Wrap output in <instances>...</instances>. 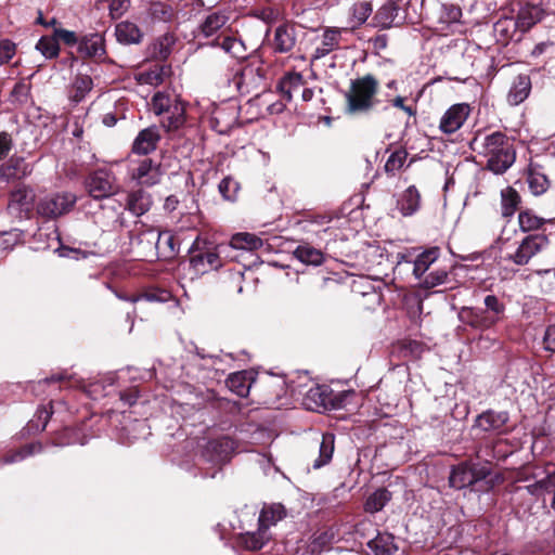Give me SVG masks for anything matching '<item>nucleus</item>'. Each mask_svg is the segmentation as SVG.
Wrapping results in <instances>:
<instances>
[{"instance_id":"27","label":"nucleus","mask_w":555,"mask_h":555,"mask_svg":"<svg viewBox=\"0 0 555 555\" xmlns=\"http://www.w3.org/2000/svg\"><path fill=\"white\" fill-rule=\"evenodd\" d=\"M151 206V196L142 190L133 191L127 196L126 209L137 217H140L149 211Z\"/></svg>"},{"instance_id":"10","label":"nucleus","mask_w":555,"mask_h":555,"mask_svg":"<svg viewBox=\"0 0 555 555\" xmlns=\"http://www.w3.org/2000/svg\"><path fill=\"white\" fill-rule=\"evenodd\" d=\"M86 185L90 196L95 199L107 198L118 190L115 176L106 169H99L90 173Z\"/></svg>"},{"instance_id":"59","label":"nucleus","mask_w":555,"mask_h":555,"mask_svg":"<svg viewBox=\"0 0 555 555\" xmlns=\"http://www.w3.org/2000/svg\"><path fill=\"white\" fill-rule=\"evenodd\" d=\"M54 37L56 41L62 40L64 43L68 46H74L77 43V36L74 31L63 29V28H55L54 29Z\"/></svg>"},{"instance_id":"58","label":"nucleus","mask_w":555,"mask_h":555,"mask_svg":"<svg viewBox=\"0 0 555 555\" xmlns=\"http://www.w3.org/2000/svg\"><path fill=\"white\" fill-rule=\"evenodd\" d=\"M16 47L9 40L3 39L0 41V65L8 63L15 54Z\"/></svg>"},{"instance_id":"39","label":"nucleus","mask_w":555,"mask_h":555,"mask_svg":"<svg viewBox=\"0 0 555 555\" xmlns=\"http://www.w3.org/2000/svg\"><path fill=\"white\" fill-rule=\"evenodd\" d=\"M334 435L324 434L319 446V457L313 463V468L318 469L328 464L334 453Z\"/></svg>"},{"instance_id":"55","label":"nucleus","mask_w":555,"mask_h":555,"mask_svg":"<svg viewBox=\"0 0 555 555\" xmlns=\"http://www.w3.org/2000/svg\"><path fill=\"white\" fill-rule=\"evenodd\" d=\"M238 188V183L230 177L223 178L219 183V192L228 201L235 198Z\"/></svg>"},{"instance_id":"21","label":"nucleus","mask_w":555,"mask_h":555,"mask_svg":"<svg viewBox=\"0 0 555 555\" xmlns=\"http://www.w3.org/2000/svg\"><path fill=\"white\" fill-rule=\"evenodd\" d=\"M159 134L156 128H146L139 132L135 138L132 151L139 155H146L156 149Z\"/></svg>"},{"instance_id":"50","label":"nucleus","mask_w":555,"mask_h":555,"mask_svg":"<svg viewBox=\"0 0 555 555\" xmlns=\"http://www.w3.org/2000/svg\"><path fill=\"white\" fill-rule=\"evenodd\" d=\"M36 49L46 57L54 59L59 55L60 46L55 37L43 36L36 44Z\"/></svg>"},{"instance_id":"24","label":"nucleus","mask_w":555,"mask_h":555,"mask_svg":"<svg viewBox=\"0 0 555 555\" xmlns=\"http://www.w3.org/2000/svg\"><path fill=\"white\" fill-rule=\"evenodd\" d=\"M175 17L173 8L162 1H150L146 4V18L152 23H169Z\"/></svg>"},{"instance_id":"40","label":"nucleus","mask_w":555,"mask_h":555,"mask_svg":"<svg viewBox=\"0 0 555 555\" xmlns=\"http://www.w3.org/2000/svg\"><path fill=\"white\" fill-rule=\"evenodd\" d=\"M229 20V16L223 12H212L206 16L201 25L202 34L205 37L215 35L217 30L222 28Z\"/></svg>"},{"instance_id":"26","label":"nucleus","mask_w":555,"mask_h":555,"mask_svg":"<svg viewBox=\"0 0 555 555\" xmlns=\"http://www.w3.org/2000/svg\"><path fill=\"white\" fill-rule=\"evenodd\" d=\"M531 80L526 75H519L513 81V85L507 94V102L511 105H519L522 103L530 93Z\"/></svg>"},{"instance_id":"38","label":"nucleus","mask_w":555,"mask_h":555,"mask_svg":"<svg viewBox=\"0 0 555 555\" xmlns=\"http://www.w3.org/2000/svg\"><path fill=\"white\" fill-rule=\"evenodd\" d=\"M270 539L269 530L261 525H259L257 531L246 532L242 535L244 545L251 551L260 550Z\"/></svg>"},{"instance_id":"48","label":"nucleus","mask_w":555,"mask_h":555,"mask_svg":"<svg viewBox=\"0 0 555 555\" xmlns=\"http://www.w3.org/2000/svg\"><path fill=\"white\" fill-rule=\"evenodd\" d=\"M527 181L533 195H541L548 188V179L546 176L534 169L529 170Z\"/></svg>"},{"instance_id":"8","label":"nucleus","mask_w":555,"mask_h":555,"mask_svg":"<svg viewBox=\"0 0 555 555\" xmlns=\"http://www.w3.org/2000/svg\"><path fill=\"white\" fill-rule=\"evenodd\" d=\"M490 473L488 461L485 464L461 463L451 470L449 483L452 488L463 489L486 479Z\"/></svg>"},{"instance_id":"56","label":"nucleus","mask_w":555,"mask_h":555,"mask_svg":"<svg viewBox=\"0 0 555 555\" xmlns=\"http://www.w3.org/2000/svg\"><path fill=\"white\" fill-rule=\"evenodd\" d=\"M448 273L446 270H435L424 276L422 285L425 288H433L443 284L447 281Z\"/></svg>"},{"instance_id":"19","label":"nucleus","mask_w":555,"mask_h":555,"mask_svg":"<svg viewBox=\"0 0 555 555\" xmlns=\"http://www.w3.org/2000/svg\"><path fill=\"white\" fill-rule=\"evenodd\" d=\"M340 39L341 31L339 29L326 28L320 38V42L314 49L312 60H320L337 50L340 44Z\"/></svg>"},{"instance_id":"12","label":"nucleus","mask_w":555,"mask_h":555,"mask_svg":"<svg viewBox=\"0 0 555 555\" xmlns=\"http://www.w3.org/2000/svg\"><path fill=\"white\" fill-rule=\"evenodd\" d=\"M236 443L229 437H221L218 439L210 440L204 451V456L207 461L222 465L230 461L231 456L236 451Z\"/></svg>"},{"instance_id":"32","label":"nucleus","mask_w":555,"mask_h":555,"mask_svg":"<svg viewBox=\"0 0 555 555\" xmlns=\"http://www.w3.org/2000/svg\"><path fill=\"white\" fill-rule=\"evenodd\" d=\"M286 517V509L284 505L280 503H273L263 506L258 518L259 525L269 530L271 526H274L278 521Z\"/></svg>"},{"instance_id":"43","label":"nucleus","mask_w":555,"mask_h":555,"mask_svg":"<svg viewBox=\"0 0 555 555\" xmlns=\"http://www.w3.org/2000/svg\"><path fill=\"white\" fill-rule=\"evenodd\" d=\"M294 255L300 262L311 266H320L324 260L322 251L311 246H298Z\"/></svg>"},{"instance_id":"60","label":"nucleus","mask_w":555,"mask_h":555,"mask_svg":"<svg viewBox=\"0 0 555 555\" xmlns=\"http://www.w3.org/2000/svg\"><path fill=\"white\" fill-rule=\"evenodd\" d=\"M29 90V85L24 81H21L14 86L11 94L16 101L23 103L27 100Z\"/></svg>"},{"instance_id":"45","label":"nucleus","mask_w":555,"mask_h":555,"mask_svg":"<svg viewBox=\"0 0 555 555\" xmlns=\"http://www.w3.org/2000/svg\"><path fill=\"white\" fill-rule=\"evenodd\" d=\"M179 98L167 91H158L153 95L152 109L156 115H163Z\"/></svg>"},{"instance_id":"30","label":"nucleus","mask_w":555,"mask_h":555,"mask_svg":"<svg viewBox=\"0 0 555 555\" xmlns=\"http://www.w3.org/2000/svg\"><path fill=\"white\" fill-rule=\"evenodd\" d=\"M367 546L375 555H392L398 550L393 535L388 532L378 533Z\"/></svg>"},{"instance_id":"62","label":"nucleus","mask_w":555,"mask_h":555,"mask_svg":"<svg viewBox=\"0 0 555 555\" xmlns=\"http://www.w3.org/2000/svg\"><path fill=\"white\" fill-rule=\"evenodd\" d=\"M370 289H374V287L371 285V282L367 278H360L359 280H354L352 283V291L360 293L363 296L367 295Z\"/></svg>"},{"instance_id":"51","label":"nucleus","mask_w":555,"mask_h":555,"mask_svg":"<svg viewBox=\"0 0 555 555\" xmlns=\"http://www.w3.org/2000/svg\"><path fill=\"white\" fill-rule=\"evenodd\" d=\"M172 299V295L169 291L164 288H149L140 294V301L144 300L147 302H168Z\"/></svg>"},{"instance_id":"52","label":"nucleus","mask_w":555,"mask_h":555,"mask_svg":"<svg viewBox=\"0 0 555 555\" xmlns=\"http://www.w3.org/2000/svg\"><path fill=\"white\" fill-rule=\"evenodd\" d=\"M332 538L333 534L328 533L327 531L315 533L308 545L307 552L310 553L311 555L320 554L330 545Z\"/></svg>"},{"instance_id":"14","label":"nucleus","mask_w":555,"mask_h":555,"mask_svg":"<svg viewBox=\"0 0 555 555\" xmlns=\"http://www.w3.org/2000/svg\"><path fill=\"white\" fill-rule=\"evenodd\" d=\"M470 113V107L466 103L452 105L442 115L439 128L443 133L451 134L457 131L466 121Z\"/></svg>"},{"instance_id":"49","label":"nucleus","mask_w":555,"mask_h":555,"mask_svg":"<svg viewBox=\"0 0 555 555\" xmlns=\"http://www.w3.org/2000/svg\"><path fill=\"white\" fill-rule=\"evenodd\" d=\"M221 49L236 59H245L246 47L241 39L227 36L219 43Z\"/></svg>"},{"instance_id":"44","label":"nucleus","mask_w":555,"mask_h":555,"mask_svg":"<svg viewBox=\"0 0 555 555\" xmlns=\"http://www.w3.org/2000/svg\"><path fill=\"white\" fill-rule=\"evenodd\" d=\"M80 49L89 56H103L105 54L104 39L99 34H93L83 39Z\"/></svg>"},{"instance_id":"7","label":"nucleus","mask_w":555,"mask_h":555,"mask_svg":"<svg viewBox=\"0 0 555 555\" xmlns=\"http://www.w3.org/2000/svg\"><path fill=\"white\" fill-rule=\"evenodd\" d=\"M550 246V240L545 234H528L517 247L506 256V260L516 266H526L532 258Z\"/></svg>"},{"instance_id":"33","label":"nucleus","mask_w":555,"mask_h":555,"mask_svg":"<svg viewBox=\"0 0 555 555\" xmlns=\"http://www.w3.org/2000/svg\"><path fill=\"white\" fill-rule=\"evenodd\" d=\"M304 86V77L300 73L289 72L279 81L278 89L284 99L291 101L293 93Z\"/></svg>"},{"instance_id":"64","label":"nucleus","mask_w":555,"mask_h":555,"mask_svg":"<svg viewBox=\"0 0 555 555\" xmlns=\"http://www.w3.org/2000/svg\"><path fill=\"white\" fill-rule=\"evenodd\" d=\"M404 101L405 99L403 96H396L393 100H391V104L393 107L402 109L408 114L409 117L414 116L416 114L415 108H413L411 105H405Z\"/></svg>"},{"instance_id":"17","label":"nucleus","mask_w":555,"mask_h":555,"mask_svg":"<svg viewBox=\"0 0 555 555\" xmlns=\"http://www.w3.org/2000/svg\"><path fill=\"white\" fill-rule=\"evenodd\" d=\"M33 167L21 156H13L0 166V178L4 181L21 180L29 176Z\"/></svg>"},{"instance_id":"41","label":"nucleus","mask_w":555,"mask_h":555,"mask_svg":"<svg viewBox=\"0 0 555 555\" xmlns=\"http://www.w3.org/2000/svg\"><path fill=\"white\" fill-rule=\"evenodd\" d=\"M438 257L437 249L425 250L413 260V274L421 279Z\"/></svg>"},{"instance_id":"3","label":"nucleus","mask_w":555,"mask_h":555,"mask_svg":"<svg viewBox=\"0 0 555 555\" xmlns=\"http://www.w3.org/2000/svg\"><path fill=\"white\" fill-rule=\"evenodd\" d=\"M485 310L464 308L462 314L467 317L468 323L477 330H488L499 323L505 313V305L495 295H487L483 299Z\"/></svg>"},{"instance_id":"23","label":"nucleus","mask_w":555,"mask_h":555,"mask_svg":"<svg viewBox=\"0 0 555 555\" xmlns=\"http://www.w3.org/2000/svg\"><path fill=\"white\" fill-rule=\"evenodd\" d=\"M494 35L498 40L507 42L519 39L520 26L515 17H502L493 26Z\"/></svg>"},{"instance_id":"13","label":"nucleus","mask_w":555,"mask_h":555,"mask_svg":"<svg viewBox=\"0 0 555 555\" xmlns=\"http://www.w3.org/2000/svg\"><path fill=\"white\" fill-rule=\"evenodd\" d=\"M162 170L151 158L139 160L131 168V178L140 185L152 186L160 181Z\"/></svg>"},{"instance_id":"61","label":"nucleus","mask_w":555,"mask_h":555,"mask_svg":"<svg viewBox=\"0 0 555 555\" xmlns=\"http://www.w3.org/2000/svg\"><path fill=\"white\" fill-rule=\"evenodd\" d=\"M543 344L545 350L555 352V323L546 327L543 336Z\"/></svg>"},{"instance_id":"28","label":"nucleus","mask_w":555,"mask_h":555,"mask_svg":"<svg viewBox=\"0 0 555 555\" xmlns=\"http://www.w3.org/2000/svg\"><path fill=\"white\" fill-rule=\"evenodd\" d=\"M542 17V9L537 4H525L520 7L515 18L520 26V34L530 29Z\"/></svg>"},{"instance_id":"22","label":"nucleus","mask_w":555,"mask_h":555,"mask_svg":"<svg viewBox=\"0 0 555 555\" xmlns=\"http://www.w3.org/2000/svg\"><path fill=\"white\" fill-rule=\"evenodd\" d=\"M254 382L253 372L241 371L232 373L227 378V387L238 397H247Z\"/></svg>"},{"instance_id":"16","label":"nucleus","mask_w":555,"mask_h":555,"mask_svg":"<svg viewBox=\"0 0 555 555\" xmlns=\"http://www.w3.org/2000/svg\"><path fill=\"white\" fill-rule=\"evenodd\" d=\"M297 42V31L294 25L282 24L274 30L272 41L273 51L276 53L291 52Z\"/></svg>"},{"instance_id":"18","label":"nucleus","mask_w":555,"mask_h":555,"mask_svg":"<svg viewBox=\"0 0 555 555\" xmlns=\"http://www.w3.org/2000/svg\"><path fill=\"white\" fill-rule=\"evenodd\" d=\"M507 421V412H494L489 410L476 417L474 427L483 431L500 433Z\"/></svg>"},{"instance_id":"11","label":"nucleus","mask_w":555,"mask_h":555,"mask_svg":"<svg viewBox=\"0 0 555 555\" xmlns=\"http://www.w3.org/2000/svg\"><path fill=\"white\" fill-rule=\"evenodd\" d=\"M162 238V233L151 229L144 230L130 237V246L138 259H146L156 255L155 249L158 248Z\"/></svg>"},{"instance_id":"5","label":"nucleus","mask_w":555,"mask_h":555,"mask_svg":"<svg viewBox=\"0 0 555 555\" xmlns=\"http://www.w3.org/2000/svg\"><path fill=\"white\" fill-rule=\"evenodd\" d=\"M76 203L77 196L72 192H53L38 201L36 211L42 218L56 219L68 214Z\"/></svg>"},{"instance_id":"57","label":"nucleus","mask_w":555,"mask_h":555,"mask_svg":"<svg viewBox=\"0 0 555 555\" xmlns=\"http://www.w3.org/2000/svg\"><path fill=\"white\" fill-rule=\"evenodd\" d=\"M130 0H109V15L112 18H120L130 8Z\"/></svg>"},{"instance_id":"54","label":"nucleus","mask_w":555,"mask_h":555,"mask_svg":"<svg viewBox=\"0 0 555 555\" xmlns=\"http://www.w3.org/2000/svg\"><path fill=\"white\" fill-rule=\"evenodd\" d=\"M23 233L17 229L4 231L0 233V249H12L22 240Z\"/></svg>"},{"instance_id":"36","label":"nucleus","mask_w":555,"mask_h":555,"mask_svg":"<svg viewBox=\"0 0 555 555\" xmlns=\"http://www.w3.org/2000/svg\"><path fill=\"white\" fill-rule=\"evenodd\" d=\"M520 204L518 192L512 186H507L501 191V212L505 218L512 217Z\"/></svg>"},{"instance_id":"63","label":"nucleus","mask_w":555,"mask_h":555,"mask_svg":"<svg viewBox=\"0 0 555 555\" xmlns=\"http://www.w3.org/2000/svg\"><path fill=\"white\" fill-rule=\"evenodd\" d=\"M13 146L11 135L7 132H0V160H2Z\"/></svg>"},{"instance_id":"20","label":"nucleus","mask_w":555,"mask_h":555,"mask_svg":"<svg viewBox=\"0 0 555 555\" xmlns=\"http://www.w3.org/2000/svg\"><path fill=\"white\" fill-rule=\"evenodd\" d=\"M421 206V195L414 185H410L397 199V208L404 217L414 215Z\"/></svg>"},{"instance_id":"1","label":"nucleus","mask_w":555,"mask_h":555,"mask_svg":"<svg viewBox=\"0 0 555 555\" xmlns=\"http://www.w3.org/2000/svg\"><path fill=\"white\" fill-rule=\"evenodd\" d=\"M473 144L474 150L487 158V168L495 175L504 173L515 163L516 152L501 131L477 135Z\"/></svg>"},{"instance_id":"31","label":"nucleus","mask_w":555,"mask_h":555,"mask_svg":"<svg viewBox=\"0 0 555 555\" xmlns=\"http://www.w3.org/2000/svg\"><path fill=\"white\" fill-rule=\"evenodd\" d=\"M93 88V80L88 73L79 72L73 82L70 90V100L75 103H79Z\"/></svg>"},{"instance_id":"2","label":"nucleus","mask_w":555,"mask_h":555,"mask_svg":"<svg viewBox=\"0 0 555 555\" xmlns=\"http://www.w3.org/2000/svg\"><path fill=\"white\" fill-rule=\"evenodd\" d=\"M378 82L372 75H366L351 82L346 92V112L349 114L367 113L376 105L375 94Z\"/></svg>"},{"instance_id":"4","label":"nucleus","mask_w":555,"mask_h":555,"mask_svg":"<svg viewBox=\"0 0 555 555\" xmlns=\"http://www.w3.org/2000/svg\"><path fill=\"white\" fill-rule=\"evenodd\" d=\"M264 79V70L259 60H250L244 65L232 69L229 86L241 94H248L257 90Z\"/></svg>"},{"instance_id":"53","label":"nucleus","mask_w":555,"mask_h":555,"mask_svg":"<svg viewBox=\"0 0 555 555\" xmlns=\"http://www.w3.org/2000/svg\"><path fill=\"white\" fill-rule=\"evenodd\" d=\"M406 156L408 153L405 150H397L393 153H391L385 164V171L387 173L393 175L396 171L402 168L406 159Z\"/></svg>"},{"instance_id":"47","label":"nucleus","mask_w":555,"mask_h":555,"mask_svg":"<svg viewBox=\"0 0 555 555\" xmlns=\"http://www.w3.org/2000/svg\"><path fill=\"white\" fill-rule=\"evenodd\" d=\"M169 75V68L160 65L140 74V82L151 86H159L164 82L165 78Z\"/></svg>"},{"instance_id":"37","label":"nucleus","mask_w":555,"mask_h":555,"mask_svg":"<svg viewBox=\"0 0 555 555\" xmlns=\"http://www.w3.org/2000/svg\"><path fill=\"white\" fill-rule=\"evenodd\" d=\"M262 240L255 234L242 232L231 237L230 246L235 249L256 250L262 246Z\"/></svg>"},{"instance_id":"34","label":"nucleus","mask_w":555,"mask_h":555,"mask_svg":"<svg viewBox=\"0 0 555 555\" xmlns=\"http://www.w3.org/2000/svg\"><path fill=\"white\" fill-rule=\"evenodd\" d=\"M399 7L393 1H388L376 12L375 20L382 28H390L398 23Z\"/></svg>"},{"instance_id":"42","label":"nucleus","mask_w":555,"mask_h":555,"mask_svg":"<svg viewBox=\"0 0 555 555\" xmlns=\"http://www.w3.org/2000/svg\"><path fill=\"white\" fill-rule=\"evenodd\" d=\"M42 447L40 443H29L24 446L20 450L11 452L4 455L0 460V465L13 464L25 460L26 457L37 454L41 451Z\"/></svg>"},{"instance_id":"6","label":"nucleus","mask_w":555,"mask_h":555,"mask_svg":"<svg viewBox=\"0 0 555 555\" xmlns=\"http://www.w3.org/2000/svg\"><path fill=\"white\" fill-rule=\"evenodd\" d=\"M347 392H334L326 385H314L306 392L304 405L311 411L337 410L343 408Z\"/></svg>"},{"instance_id":"25","label":"nucleus","mask_w":555,"mask_h":555,"mask_svg":"<svg viewBox=\"0 0 555 555\" xmlns=\"http://www.w3.org/2000/svg\"><path fill=\"white\" fill-rule=\"evenodd\" d=\"M164 114L166 117L162 121L163 127L167 131L177 130L185 122V103L179 99Z\"/></svg>"},{"instance_id":"15","label":"nucleus","mask_w":555,"mask_h":555,"mask_svg":"<svg viewBox=\"0 0 555 555\" xmlns=\"http://www.w3.org/2000/svg\"><path fill=\"white\" fill-rule=\"evenodd\" d=\"M35 203L34 190L29 186L22 185L10 194L8 209L12 215L22 217L31 211Z\"/></svg>"},{"instance_id":"46","label":"nucleus","mask_w":555,"mask_h":555,"mask_svg":"<svg viewBox=\"0 0 555 555\" xmlns=\"http://www.w3.org/2000/svg\"><path fill=\"white\" fill-rule=\"evenodd\" d=\"M390 500V493L386 489H378L373 492L365 501L364 509L374 514L383 509Z\"/></svg>"},{"instance_id":"35","label":"nucleus","mask_w":555,"mask_h":555,"mask_svg":"<svg viewBox=\"0 0 555 555\" xmlns=\"http://www.w3.org/2000/svg\"><path fill=\"white\" fill-rule=\"evenodd\" d=\"M546 222H548V220L539 217L530 209L521 210L518 214V225L524 233L538 231L542 229Z\"/></svg>"},{"instance_id":"9","label":"nucleus","mask_w":555,"mask_h":555,"mask_svg":"<svg viewBox=\"0 0 555 555\" xmlns=\"http://www.w3.org/2000/svg\"><path fill=\"white\" fill-rule=\"evenodd\" d=\"M202 240L196 237L191 246L193 255L190 258V266L195 274H205L211 270H217L222 266L219 253L216 248L201 249Z\"/></svg>"},{"instance_id":"29","label":"nucleus","mask_w":555,"mask_h":555,"mask_svg":"<svg viewBox=\"0 0 555 555\" xmlns=\"http://www.w3.org/2000/svg\"><path fill=\"white\" fill-rule=\"evenodd\" d=\"M117 41L122 44H137L142 39L140 28L131 22H121L115 27Z\"/></svg>"}]
</instances>
